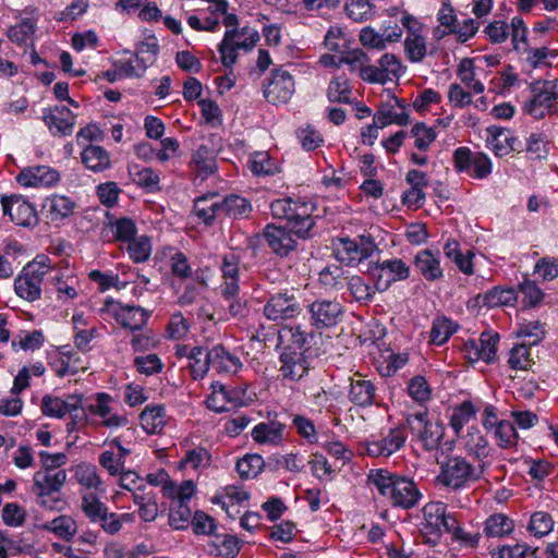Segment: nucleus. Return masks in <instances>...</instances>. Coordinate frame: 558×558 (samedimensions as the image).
<instances>
[{"instance_id":"1","label":"nucleus","mask_w":558,"mask_h":558,"mask_svg":"<svg viewBox=\"0 0 558 558\" xmlns=\"http://www.w3.org/2000/svg\"><path fill=\"white\" fill-rule=\"evenodd\" d=\"M367 483L376 487L381 496L388 497L393 507L412 509L422 497L413 480L388 470H371L367 475Z\"/></svg>"},{"instance_id":"2","label":"nucleus","mask_w":558,"mask_h":558,"mask_svg":"<svg viewBox=\"0 0 558 558\" xmlns=\"http://www.w3.org/2000/svg\"><path fill=\"white\" fill-rule=\"evenodd\" d=\"M50 271V258L46 255H38L28 263L22 272L14 280V290L16 294L28 301L34 302L41 295V284L47 283Z\"/></svg>"},{"instance_id":"3","label":"nucleus","mask_w":558,"mask_h":558,"mask_svg":"<svg viewBox=\"0 0 558 558\" xmlns=\"http://www.w3.org/2000/svg\"><path fill=\"white\" fill-rule=\"evenodd\" d=\"M301 313L299 298L289 289L270 294L263 306V315L276 324L294 319Z\"/></svg>"},{"instance_id":"4","label":"nucleus","mask_w":558,"mask_h":558,"mask_svg":"<svg viewBox=\"0 0 558 558\" xmlns=\"http://www.w3.org/2000/svg\"><path fill=\"white\" fill-rule=\"evenodd\" d=\"M407 424L426 450L438 448L445 434V426L437 420H429L427 411L409 414Z\"/></svg>"},{"instance_id":"5","label":"nucleus","mask_w":558,"mask_h":558,"mask_svg":"<svg viewBox=\"0 0 558 558\" xmlns=\"http://www.w3.org/2000/svg\"><path fill=\"white\" fill-rule=\"evenodd\" d=\"M365 272L375 280L376 290L386 291L393 282L407 280L410 277V266L395 257L368 264Z\"/></svg>"},{"instance_id":"6","label":"nucleus","mask_w":558,"mask_h":558,"mask_svg":"<svg viewBox=\"0 0 558 558\" xmlns=\"http://www.w3.org/2000/svg\"><path fill=\"white\" fill-rule=\"evenodd\" d=\"M477 474L473 465L462 457H450L440 462V473L437 476L438 483L444 486L459 489L466 483L476 481Z\"/></svg>"},{"instance_id":"7","label":"nucleus","mask_w":558,"mask_h":558,"mask_svg":"<svg viewBox=\"0 0 558 558\" xmlns=\"http://www.w3.org/2000/svg\"><path fill=\"white\" fill-rule=\"evenodd\" d=\"M307 310L311 325L318 330L338 325L344 315V306L337 299H317Z\"/></svg>"},{"instance_id":"8","label":"nucleus","mask_w":558,"mask_h":558,"mask_svg":"<svg viewBox=\"0 0 558 558\" xmlns=\"http://www.w3.org/2000/svg\"><path fill=\"white\" fill-rule=\"evenodd\" d=\"M532 97L524 105V111L536 119L545 117V110L551 108L558 99L554 81H536L530 85Z\"/></svg>"},{"instance_id":"9","label":"nucleus","mask_w":558,"mask_h":558,"mask_svg":"<svg viewBox=\"0 0 558 558\" xmlns=\"http://www.w3.org/2000/svg\"><path fill=\"white\" fill-rule=\"evenodd\" d=\"M1 205L4 215H9L16 226L33 228L38 225L39 217L32 203L22 196H3Z\"/></svg>"},{"instance_id":"10","label":"nucleus","mask_w":558,"mask_h":558,"mask_svg":"<svg viewBox=\"0 0 558 558\" xmlns=\"http://www.w3.org/2000/svg\"><path fill=\"white\" fill-rule=\"evenodd\" d=\"M33 493L37 496L38 505L47 507L46 497L61 490L66 482L65 470H38L33 476Z\"/></svg>"},{"instance_id":"11","label":"nucleus","mask_w":558,"mask_h":558,"mask_svg":"<svg viewBox=\"0 0 558 558\" xmlns=\"http://www.w3.org/2000/svg\"><path fill=\"white\" fill-rule=\"evenodd\" d=\"M306 352L307 350H296L292 345L283 347L279 356L281 363L279 372L283 379L298 381L307 374L310 362Z\"/></svg>"},{"instance_id":"12","label":"nucleus","mask_w":558,"mask_h":558,"mask_svg":"<svg viewBox=\"0 0 558 558\" xmlns=\"http://www.w3.org/2000/svg\"><path fill=\"white\" fill-rule=\"evenodd\" d=\"M294 94V81L292 75L282 68L274 69L271 77L264 88L267 101L279 105L287 104Z\"/></svg>"},{"instance_id":"13","label":"nucleus","mask_w":558,"mask_h":558,"mask_svg":"<svg viewBox=\"0 0 558 558\" xmlns=\"http://www.w3.org/2000/svg\"><path fill=\"white\" fill-rule=\"evenodd\" d=\"M339 244L338 258L348 264L361 263L377 250V245L369 234H362L355 240L341 238Z\"/></svg>"},{"instance_id":"14","label":"nucleus","mask_w":558,"mask_h":558,"mask_svg":"<svg viewBox=\"0 0 558 558\" xmlns=\"http://www.w3.org/2000/svg\"><path fill=\"white\" fill-rule=\"evenodd\" d=\"M348 398L359 408H368L378 404L376 384L366 376L355 373L350 378Z\"/></svg>"},{"instance_id":"15","label":"nucleus","mask_w":558,"mask_h":558,"mask_svg":"<svg viewBox=\"0 0 558 558\" xmlns=\"http://www.w3.org/2000/svg\"><path fill=\"white\" fill-rule=\"evenodd\" d=\"M446 507L441 502H428L423 507L421 534L426 544L435 546L441 537V517Z\"/></svg>"},{"instance_id":"16","label":"nucleus","mask_w":558,"mask_h":558,"mask_svg":"<svg viewBox=\"0 0 558 558\" xmlns=\"http://www.w3.org/2000/svg\"><path fill=\"white\" fill-rule=\"evenodd\" d=\"M43 119L54 136H69L74 131L75 114L65 106L46 109Z\"/></svg>"},{"instance_id":"17","label":"nucleus","mask_w":558,"mask_h":558,"mask_svg":"<svg viewBox=\"0 0 558 558\" xmlns=\"http://www.w3.org/2000/svg\"><path fill=\"white\" fill-rule=\"evenodd\" d=\"M264 238L270 251L279 257H287L296 248V241L287 227L268 223L264 229Z\"/></svg>"},{"instance_id":"18","label":"nucleus","mask_w":558,"mask_h":558,"mask_svg":"<svg viewBox=\"0 0 558 558\" xmlns=\"http://www.w3.org/2000/svg\"><path fill=\"white\" fill-rule=\"evenodd\" d=\"M60 180L58 170L48 166H35L23 169L16 181L27 187H51Z\"/></svg>"},{"instance_id":"19","label":"nucleus","mask_w":558,"mask_h":558,"mask_svg":"<svg viewBox=\"0 0 558 558\" xmlns=\"http://www.w3.org/2000/svg\"><path fill=\"white\" fill-rule=\"evenodd\" d=\"M407 436L402 427L391 428L387 436L378 440H367L365 451L368 456L379 458L389 457L401 449Z\"/></svg>"},{"instance_id":"20","label":"nucleus","mask_w":558,"mask_h":558,"mask_svg":"<svg viewBox=\"0 0 558 558\" xmlns=\"http://www.w3.org/2000/svg\"><path fill=\"white\" fill-rule=\"evenodd\" d=\"M240 258L234 253H229L223 256L222 263L220 265V270L222 274V278L225 280L221 294L225 299H230L232 296H238L240 287Z\"/></svg>"},{"instance_id":"21","label":"nucleus","mask_w":558,"mask_h":558,"mask_svg":"<svg viewBox=\"0 0 558 558\" xmlns=\"http://www.w3.org/2000/svg\"><path fill=\"white\" fill-rule=\"evenodd\" d=\"M413 264L416 271L427 281H436L444 277L439 252L422 250L415 255Z\"/></svg>"},{"instance_id":"22","label":"nucleus","mask_w":558,"mask_h":558,"mask_svg":"<svg viewBox=\"0 0 558 558\" xmlns=\"http://www.w3.org/2000/svg\"><path fill=\"white\" fill-rule=\"evenodd\" d=\"M499 335L482 332L478 340L469 341L465 347L471 360H483L490 363L495 360Z\"/></svg>"},{"instance_id":"23","label":"nucleus","mask_w":558,"mask_h":558,"mask_svg":"<svg viewBox=\"0 0 558 558\" xmlns=\"http://www.w3.org/2000/svg\"><path fill=\"white\" fill-rule=\"evenodd\" d=\"M112 314L118 324L132 331L142 329L148 319V313L141 306L121 303H117L112 308Z\"/></svg>"},{"instance_id":"24","label":"nucleus","mask_w":558,"mask_h":558,"mask_svg":"<svg viewBox=\"0 0 558 558\" xmlns=\"http://www.w3.org/2000/svg\"><path fill=\"white\" fill-rule=\"evenodd\" d=\"M487 132L492 136L487 143L496 156L504 157L511 151H520L521 143L509 130L492 126Z\"/></svg>"},{"instance_id":"25","label":"nucleus","mask_w":558,"mask_h":558,"mask_svg":"<svg viewBox=\"0 0 558 558\" xmlns=\"http://www.w3.org/2000/svg\"><path fill=\"white\" fill-rule=\"evenodd\" d=\"M82 398L76 395L68 396L65 400L50 395L44 396L41 411L44 415L61 418L81 407Z\"/></svg>"},{"instance_id":"26","label":"nucleus","mask_w":558,"mask_h":558,"mask_svg":"<svg viewBox=\"0 0 558 558\" xmlns=\"http://www.w3.org/2000/svg\"><path fill=\"white\" fill-rule=\"evenodd\" d=\"M206 357L207 362L210 363V367L218 373L234 374L242 367L240 359L227 351L221 344L208 350Z\"/></svg>"},{"instance_id":"27","label":"nucleus","mask_w":558,"mask_h":558,"mask_svg":"<svg viewBox=\"0 0 558 558\" xmlns=\"http://www.w3.org/2000/svg\"><path fill=\"white\" fill-rule=\"evenodd\" d=\"M518 299V292L512 288L495 287L489 291L477 294L474 299L475 303L486 307H496L504 305H513Z\"/></svg>"},{"instance_id":"28","label":"nucleus","mask_w":558,"mask_h":558,"mask_svg":"<svg viewBox=\"0 0 558 558\" xmlns=\"http://www.w3.org/2000/svg\"><path fill=\"white\" fill-rule=\"evenodd\" d=\"M81 156L82 162L93 172H101L111 167L110 154L101 146L88 145Z\"/></svg>"},{"instance_id":"29","label":"nucleus","mask_w":558,"mask_h":558,"mask_svg":"<svg viewBox=\"0 0 558 558\" xmlns=\"http://www.w3.org/2000/svg\"><path fill=\"white\" fill-rule=\"evenodd\" d=\"M326 97L330 102L352 104V86L344 73L335 75L330 80L326 89Z\"/></svg>"},{"instance_id":"30","label":"nucleus","mask_w":558,"mask_h":558,"mask_svg":"<svg viewBox=\"0 0 558 558\" xmlns=\"http://www.w3.org/2000/svg\"><path fill=\"white\" fill-rule=\"evenodd\" d=\"M299 208L294 217L287 223V228L299 238L306 239L311 236V230L315 225L312 216L313 208L306 203H303Z\"/></svg>"},{"instance_id":"31","label":"nucleus","mask_w":558,"mask_h":558,"mask_svg":"<svg viewBox=\"0 0 558 558\" xmlns=\"http://www.w3.org/2000/svg\"><path fill=\"white\" fill-rule=\"evenodd\" d=\"M398 107L401 109L398 112L393 106L386 104L381 105L377 112L374 114V121L379 124V126H387L391 123H396L398 125H407L410 123V117L404 111V104L400 100H396Z\"/></svg>"},{"instance_id":"32","label":"nucleus","mask_w":558,"mask_h":558,"mask_svg":"<svg viewBox=\"0 0 558 558\" xmlns=\"http://www.w3.org/2000/svg\"><path fill=\"white\" fill-rule=\"evenodd\" d=\"M140 422L147 434H159L166 425L163 405H147L140 415Z\"/></svg>"},{"instance_id":"33","label":"nucleus","mask_w":558,"mask_h":558,"mask_svg":"<svg viewBox=\"0 0 558 558\" xmlns=\"http://www.w3.org/2000/svg\"><path fill=\"white\" fill-rule=\"evenodd\" d=\"M51 221H59L70 217L76 206L68 196L54 194L47 198L46 205Z\"/></svg>"},{"instance_id":"34","label":"nucleus","mask_w":558,"mask_h":558,"mask_svg":"<svg viewBox=\"0 0 558 558\" xmlns=\"http://www.w3.org/2000/svg\"><path fill=\"white\" fill-rule=\"evenodd\" d=\"M465 449L469 454L482 461L489 456L490 447L486 437L478 428L472 427L465 436Z\"/></svg>"},{"instance_id":"35","label":"nucleus","mask_w":558,"mask_h":558,"mask_svg":"<svg viewBox=\"0 0 558 558\" xmlns=\"http://www.w3.org/2000/svg\"><path fill=\"white\" fill-rule=\"evenodd\" d=\"M211 389V395L206 400V405L209 410L221 413L229 410V403H235L232 392L223 384L219 381L213 383Z\"/></svg>"},{"instance_id":"36","label":"nucleus","mask_w":558,"mask_h":558,"mask_svg":"<svg viewBox=\"0 0 558 558\" xmlns=\"http://www.w3.org/2000/svg\"><path fill=\"white\" fill-rule=\"evenodd\" d=\"M40 529L51 532L64 541H71L77 532L75 521L69 515H59L41 524Z\"/></svg>"},{"instance_id":"37","label":"nucleus","mask_w":558,"mask_h":558,"mask_svg":"<svg viewBox=\"0 0 558 558\" xmlns=\"http://www.w3.org/2000/svg\"><path fill=\"white\" fill-rule=\"evenodd\" d=\"M514 529V522L504 513H494L485 521L484 533L487 537H504Z\"/></svg>"},{"instance_id":"38","label":"nucleus","mask_w":558,"mask_h":558,"mask_svg":"<svg viewBox=\"0 0 558 558\" xmlns=\"http://www.w3.org/2000/svg\"><path fill=\"white\" fill-rule=\"evenodd\" d=\"M282 430L280 423H259L253 428L252 437L258 444H278L282 440Z\"/></svg>"},{"instance_id":"39","label":"nucleus","mask_w":558,"mask_h":558,"mask_svg":"<svg viewBox=\"0 0 558 558\" xmlns=\"http://www.w3.org/2000/svg\"><path fill=\"white\" fill-rule=\"evenodd\" d=\"M426 38L420 33L408 34L404 40V54L412 63H418L427 56Z\"/></svg>"},{"instance_id":"40","label":"nucleus","mask_w":558,"mask_h":558,"mask_svg":"<svg viewBox=\"0 0 558 558\" xmlns=\"http://www.w3.org/2000/svg\"><path fill=\"white\" fill-rule=\"evenodd\" d=\"M252 213L251 203L235 194L225 196V217L230 219L247 218Z\"/></svg>"},{"instance_id":"41","label":"nucleus","mask_w":558,"mask_h":558,"mask_svg":"<svg viewBox=\"0 0 558 558\" xmlns=\"http://www.w3.org/2000/svg\"><path fill=\"white\" fill-rule=\"evenodd\" d=\"M129 174L135 184L149 192H154L159 189V177L150 168H140L138 166L133 165L129 167Z\"/></svg>"},{"instance_id":"42","label":"nucleus","mask_w":558,"mask_h":558,"mask_svg":"<svg viewBox=\"0 0 558 558\" xmlns=\"http://www.w3.org/2000/svg\"><path fill=\"white\" fill-rule=\"evenodd\" d=\"M45 284L46 288L49 284L53 287L58 294V299H74L77 294L74 286L69 282V279H63L61 271L59 269H54L51 265L47 278V283Z\"/></svg>"},{"instance_id":"43","label":"nucleus","mask_w":558,"mask_h":558,"mask_svg":"<svg viewBox=\"0 0 558 558\" xmlns=\"http://www.w3.org/2000/svg\"><path fill=\"white\" fill-rule=\"evenodd\" d=\"M208 350L202 347H194L187 354V357L192 361L190 364L191 375L194 379L203 378L210 368V363L207 362Z\"/></svg>"},{"instance_id":"44","label":"nucleus","mask_w":558,"mask_h":558,"mask_svg":"<svg viewBox=\"0 0 558 558\" xmlns=\"http://www.w3.org/2000/svg\"><path fill=\"white\" fill-rule=\"evenodd\" d=\"M75 478L82 486L88 489L99 490L102 485L97 469L93 464H78L75 470Z\"/></svg>"},{"instance_id":"45","label":"nucleus","mask_w":558,"mask_h":558,"mask_svg":"<svg viewBox=\"0 0 558 558\" xmlns=\"http://www.w3.org/2000/svg\"><path fill=\"white\" fill-rule=\"evenodd\" d=\"M226 33H231L230 43L238 49L251 50L259 40L258 32L250 26H244L241 31L230 29Z\"/></svg>"},{"instance_id":"46","label":"nucleus","mask_w":558,"mask_h":558,"mask_svg":"<svg viewBox=\"0 0 558 558\" xmlns=\"http://www.w3.org/2000/svg\"><path fill=\"white\" fill-rule=\"evenodd\" d=\"M493 430L499 447L508 449L517 446L519 436L511 422L501 420Z\"/></svg>"},{"instance_id":"47","label":"nucleus","mask_w":558,"mask_h":558,"mask_svg":"<svg viewBox=\"0 0 558 558\" xmlns=\"http://www.w3.org/2000/svg\"><path fill=\"white\" fill-rule=\"evenodd\" d=\"M348 290L357 302H368L373 299L375 290L360 276L347 277Z\"/></svg>"},{"instance_id":"48","label":"nucleus","mask_w":558,"mask_h":558,"mask_svg":"<svg viewBox=\"0 0 558 558\" xmlns=\"http://www.w3.org/2000/svg\"><path fill=\"white\" fill-rule=\"evenodd\" d=\"M530 347L525 343L517 344L510 350V355L508 363L511 368L527 371L534 364L533 359L531 357Z\"/></svg>"},{"instance_id":"49","label":"nucleus","mask_w":558,"mask_h":558,"mask_svg":"<svg viewBox=\"0 0 558 558\" xmlns=\"http://www.w3.org/2000/svg\"><path fill=\"white\" fill-rule=\"evenodd\" d=\"M191 521V509L189 504L175 501L169 510V525L174 530H184Z\"/></svg>"},{"instance_id":"50","label":"nucleus","mask_w":558,"mask_h":558,"mask_svg":"<svg viewBox=\"0 0 558 558\" xmlns=\"http://www.w3.org/2000/svg\"><path fill=\"white\" fill-rule=\"evenodd\" d=\"M211 201H215V193H208L197 197L194 201L193 213L206 226H213L215 220L213 216Z\"/></svg>"},{"instance_id":"51","label":"nucleus","mask_w":558,"mask_h":558,"mask_svg":"<svg viewBox=\"0 0 558 558\" xmlns=\"http://www.w3.org/2000/svg\"><path fill=\"white\" fill-rule=\"evenodd\" d=\"M454 331L456 327L449 318H436L430 330V341L436 345H441L454 333Z\"/></svg>"},{"instance_id":"52","label":"nucleus","mask_w":558,"mask_h":558,"mask_svg":"<svg viewBox=\"0 0 558 558\" xmlns=\"http://www.w3.org/2000/svg\"><path fill=\"white\" fill-rule=\"evenodd\" d=\"M82 510L92 522H98L108 508L94 493H88L82 498Z\"/></svg>"},{"instance_id":"53","label":"nucleus","mask_w":558,"mask_h":558,"mask_svg":"<svg viewBox=\"0 0 558 558\" xmlns=\"http://www.w3.org/2000/svg\"><path fill=\"white\" fill-rule=\"evenodd\" d=\"M372 3L368 0H347L344 10L354 22H365L373 15Z\"/></svg>"},{"instance_id":"54","label":"nucleus","mask_w":558,"mask_h":558,"mask_svg":"<svg viewBox=\"0 0 558 558\" xmlns=\"http://www.w3.org/2000/svg\"><path fill=\"white\" fill-rule=\"evenodd\" d=\"M308 333L305 332L300 325H296V326H290V325H284L282 328H281V333H279V342L278 344H280L284 338H288V340L290 341V344L289 345H292L294 347V349L296 350H307V348H304L305 344L307 343V338H308Z\"/></svg>"},{"instance_id":"55","label":"nucleus","mask_w":558,"mask_h":558,"mask_svg":"<svg viewBox=\"0 0 558 558\" xmlns=\"http://www.w3.org/2000/svg\"><path fill=\"white\" fill-rule=\"evenodd\" d=\"M345 279L344 270L338 265L328 266L319 272V282L328 289L340 290Z\"/></svg>"},{"instance_id":"56","label":"nucleus","mask_w":558,"mask_h":558,"mask_svg":"<svg viewBox=\"0 0 558 558\" xmlns=\"http://www.w3.org/2000/svg\"><path fill=\"white\" fill-rule=\"evenodd\" d=\"M264 460L258 454H247L236 462L235 469L242 478L255 477L262 470Z\"/></svg>"},{"instance_id":"57","label":"nucleus","mask_w":558,"mask_h":558,"mask_svg":"<svg viewBox=\"0 0 558 558\" xmlns=\"http://www.w3.org/2000/svg\"><path fill=\"white\" fill-rule=\"evenodd\" d=\"M554 527L551 515L545 511H537L531 515L529 531L535 536L542 537L549 534Z\"/></svg>"},{"instance_id":"58","label":"nucleus","mask_w":558,"mask_h":558,"mask_svg":"<svg viewBox=\"0 0 558 558\" xmlns=\"http://www.w3.org/2000/svg\"><path fill=\"white\" fill-rule=\"evenodd\" d=\"M302 204L303 203L300 202H293L290 198L276 199L270 204V211L274 218L286 219L288 223Z\"/></svg>"},{"instance_id":"59","label":"nucleus","mask_w":558,"mask_h":558,"mask_svg":"<svg viewBox=\"0 0 558 558\" xmlns=\"http://www.w3.org/2000/svg\"><path fill=\"white\" fill-rule=\"evenodd\" d=\"M128 253L132 260L135 263H143L148 259L151 253V244L147 236H140L133 239L128 244Z\"/></svg>"},{"instance_id":"60","label":"nucleus","mask_w":558,"mask_h":558,"mask_svg":"<svg viewBox=\"0 0 558 558\" xmlns=\"http://www.w3.org/2000/svg\"><path fill=\"white\" fill-rule=\"evenodd\" d=\"M438 22L441 26L446 27L447 31H436V35L438 38H442L447 34H453L458 26L457 15L454 13V9L450 3H442L441 9L438 12Z\"/></svg>"},{"instance_id":"61","label":"nucleus","mask_w":558,"mask_h":558,"mask_svg":"<svg viewBox=\"0 0 558 558\" xmlns=\"http://www.w3.org/2000/svg\"><path fill=\"white\" fill-rule=\"evenodd\" d=\"M518 293L523 295V304L524 306L535 307L537 306L544 296L542 290L537 287L534 281L525 279L523 282L518 286Z\"/></svg>"},{"instance_id":"62","label":"nucleus","mask_w":558,"mask_h":558,"mask_svg":"<svg viewBox=\"0 0 558 558\" xmlns=\"http://www.w3.org/2000/svg\"><path fill=\"white\" fill-rule=\"evenodd\" d=\"M378 66L388 82L398 80L403 72L400 60L392 53H384L378 60Z\"/></svg>"},{"instance_id":"63","label":"nucleus","mask_w":558,"mask_h":558,"mask_svg":"<svg viewBox=\"0 0 558 558\" xmlns=\"http://www.w3.org/2000/svg\"><path fill=\"white\" fill-rule=\"evenodd\" d=\"M411 136L415 138L414 146L417 149L427 150L429 145L436 140V132L424 123H416L411 129Z\"/></svg>"},{"instance_id":"64","label":"nucleus","mask_w":558,"mask_h":558,"mask_svg":"<svg viewBox=\"0 0 558 558\" xmlns=\"http://www.w3.org/2000/svg\"><path fill=\"white\" fill-rule=\"evenodd\" d=\"M526 151L531 159L546 158L549 151V144L541 133H532L526 140Z\"/></svg>"}]
</instances>
